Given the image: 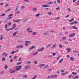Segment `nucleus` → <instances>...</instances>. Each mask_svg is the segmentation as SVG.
Returning a JSON list of instances; mask_svg holds the SVG:
<instances>
[{"label":"nucleus","mask_w":79,"mask_h":79,"mask_svg":"<svg viewBox=\"0 0 79 79\" xmlns=\"http://www.w3.org/2000/svg\"><path fill=\"white\" fill-rule=\"evenodd\" d=\"M25 45L28 47L29 46V44H31V41H25Z\"/></svg>","instance_id":"1"},{"label":"nucleus","mask_w":79,"mask_h":79,"mask_svg":"<svg viewBox=\"0 0 79 79\" xmlns=\"http://www.w3.org/2000/svg\"><path fill=\"white\" fill-rule=\"evenodd\" d=\"M12 26V28L9 29L8 30V31H10V30H11V29H15V28H16V24L15 23H14L13 24Z\"/></svg>","instance_id":"2"},{"label":"nucleus","mask_w":79,"mask_h":79,"mask_svg":"<svg viewBox=\"0 0 79 79\" xmlns=\"http://www.w3.org/2000/svg\"><path fill=\"white\" fill-rule=\"evenodd\" d=\"M21 68H22L21 65L16 66V71H19V69H20Z\"/></svg>","instance_id":"3"},{"label":"nucleus","mask_w":79,"mask_h":79,"mask_svg":"<svg viewBox=\"0 0 79 79\" xmlns=\"http://www.w3.org/2000/svg\"><path fill=\"white\" fill-rule=\"evenodd\" d=\"M27 32L30 33L32 32V31L31 30V28H27Z\"/></svg>","instance_id":"4"},{"label":"nucleus","mask_w":79,"mask_h":79,"mask_svg":"<svg viewBox=\"0 0 79 79\" xmlns=\"http://www.w3.org/2000/svg\"><path fill=\"white\" fill-rule=\"evenodd\" d=\"M75 35H76V33H73L69 35V37H74Z\"/></svg>","instance_id":"5"},{"label":"nucleus","mask_w":79,"mask_h":79,"mask_svg":"<svg viewBox=\"0 0 79 79\" xmlns=\"http://www.w3.org/2000/svg\"><path fill=\"white\" fill-rule=\"evenodd\" d=\"M41 6H42V7H48L49 6L47 4H43L41 5Z\"/></svg>","instance_id":"6"},{"label":"nucleus","mask_w":79,"mask_h":79,"mask_svg":"<svg viewBox=\"0 0 79 79\" xmlns=\"http://www.w3.org/2000/svg\"><path fill=\"white\" fill-rule=\"evenodd\" d=\"M21 21V19H19L13 20V21L14 22H15V23H18V22H19L20 21Z\"/></svg>","instance_id":"7"},{"label":"nucleus","mask_w":79,"mask_h":79,"mask_svg":"<svg viewBox=\"0 0 79 79\" xmlns=\"http://www.w3.org/2000/svg\"><path fill=\"white\" fill-rule=\"evenodd\" d=\"M44 50V48L43 47L41 48L38 49V52H42V51H43Z\"/></svg>","instance_id":"8"},{"label":"nucleus","mask_w":79,"mask_h":79,"mask_svg":"<svg viewBox=\"0 0 79 79\" xmlns=\"http://www.w3.org/2000/svg\"><path fill=\"white\" fill-rule=\"evenodd\" d=\"M25 69H27L29 68V65H25L24 66V68Z\"/></svg>","instance_id":"9"},{"label":"nucleus","mask_w":79,"mask_h":79,"mask_svg":"<svg viewBox=\"0 0 79 79\" xmlns=\"http://www.w3.org/2000/svg\"><path fill=\"white\" fill-rule=\"evenodd\" d=\"M44 66H45V64H44L38 65L39 67H40V68H41V67Z\"/></svg>","instance_id":"10"},{"label":"nucleus","mask_w":79,"mask_h":79,"mask_svg":"<svg viewBox=\"0 0 79 79\" xmlns=\"http://www.w3.org/2000/svg\"><path fill=\"white\" fill-rule=\"evenodd\" d=\"M35 46H32L31 48H29V50H32V49L35 48Z\"/></svg>","instance_id":"11"},{"label":"nucleus","mask_w":79,"mask_h":79,"mask_svg":"<svg viewBox=\"0 0 79 79\" xmlns=\"http://www.w3.org/2000/svg\"><path fill=\"white\" fill-rule=\"evenodd\" d=\"M57 76H58L57 75H52L51 76V77L52 78H55V77H57Z\"/></svg>","instance_id":"12"},{"label":"nucleus","mask_w":79,"mask_h":79,"mask_svg":"<svg viewBox=\"0 0 79 79\" xmlns=\"http://www.w3.org/2000/svg\"><path fill=\"white\" fill-rule=\"evenodd\" d=\"M0 40H3V35H0Z\"/></svg>","instance_id":"13"},{"label":"nucleus","mask_w":79,"mask_h":79,"mask_svg":"<svg viewBox=\"0 0 79 79\" xmlns=\"http://www.w3.org/2000/svg\"><path fill=\"white\" fill-rule=\"evenodd\" d=\"M66 50L68 52H71V48H67Z\"/></svg>","instance_id":"14"},{"label":"nucleus","mask_w":79,"mask_h":79,"mask_svg":"<svg viewBox=\"0 0 79 79\" xmlns=\"http://www.w3.org/2000/svg\"><path fill=\"white\" fill-rule=\"evenodd\" d=\"M38 53V52H34L33 54V55H36Z\"/></svg>","instance_id":"15"},{"label":"nucleus","mask_w":79,"mask_h":79,"mask_svg":"<svg viewBox=\"0 0 79 79\" xmlns=\"http://www.w3.org/2000/svg\"><path fill=\"white\" fill-rule=\"evenodd\" d=\"M49 67V66L48 65H46L44 67V69H47V68H48Z\"/></svg>","instance_id":"16"},{"label":"nucleus","mask_w":79,"mask_h":79,"mask_svg":"<svg viewBox=\"0 0 79 79\" xmlns=\"http://www.w3.org/2000/svg\"><path fill=\"white\" fill-rule=\"evenodd\" d=\"M37 33L36 32H34L32 33V34L34 35H37Z\"/></svg>","instance_id":"17"},{"label":"nucleus","mask_w":79,"mask_h":79,"mask_svg":"<svg viewBox=\"0 0 79 79\" xmlns=\"http://www.w3.org/2000/svg\"><path fill=\"white\" fill-rule=\"evenodd\" d=\"M73 27L74 29H77V27H76L73 26Z\"/></svg>","instance_id":"18"},{"label":"nucleus","mask_w":79,"mask_h":79,"mask_svg":"<svg viewBox=\"0 0 79 79\" xmlns=\"http://www.w3.org/2000/svg\"><path fill=\"white\" fill-rule=\"evenodd\" d=\"M8 68V66L6 65H5L4 66V69H6Z\"/></svg>","instance_id":"19"},{"label":"nucleus","mask_w":79,"mask_h":79,"mask_svg":"<svg viewBox=\"0 0 79 79\" xmlns=\"http://www.w3.org/2000/svg\"><path fill=\"white\" fill-rule=\"evenodd\" d=\"M64 60V59H61L59 61V63H61L62 62V61H63V60Z\"/></svg>","instance_id":"20"},{"label":"nucleus","mask_w":79,"mask_h":79,"mask_svg":"<svg viewBox=\"0 0 79 79\" xmlns=\"http://www.w3.org/2000/svg\"><path fill=\"white\" fill-rule=\"evenodd\" d=\"M62 40H66V37H64L62 38Z\"/></svg>","instance_id":"21"},{"label":"nucleus","mask_w":79,"mask_h":79,"mask_svg":"<svg viewBox=\"0 0 79 79\" xmlns=\"http://www.w3.org/2000/svg\"><path fill=\"white\" fill-rule=\"evenodd\" d=\"M19 13H20V11H18L15 12V14H19Z\"/></svg>","instance_id":"22"},{"label":"nucleus","mask_w":79,"mask_h":79,"mask_svg":"<svg viewBox=\"0 0 79 79\" xmlns=\"http://www.w3.org/2000/svg\"><path fill=\"white\" fill-rule=\"evenodd\" d=\"M6 59L4 57H3L2 59V61H5V60Z\"/></svg>","instance_id":"23"},{"label":"nucleus","mask_w":79,"mask_h":79,"mask_svg":"<svg viewBox=\"0 0 79 79\" xmlns=\"http://www.w3.org/2000/svg\"><path fill=\"white\" fill-rule=\"evenodd\" d=\"M40 16V14H37L35 15L36 17H38V16Z\"/></svg>","instance_id":"24"},{"label":"nucleus","mask_w":79,"mask_h":79,"mask_svg":"<svg viewBox=\"0 0 79 79\" xmlns=\"http://www.w3.org/2000/svg\"><path fill=\"white\" fill-rule=\"evenodd\" d=\"M70 60H71V61H74V58L72 57H70Z\"/></svg>","instance_id":"25"},{"label":"nucleus","mask_w":79,"mask_h":79,"mask_svg":"<svg viewBox=\"0 0 79 79\" xmlns=\"http://www.w3.org/2000/svg\"><path fill=\"white\" fill-rule=\"evenodd\" d=\"M11 10V9H9L7 10H5L6 12H7V11H10Z\"/></svg>","instance_id":"26"},{"label":"nucleus","mask_w":79,"mask_h":79,"mask_svg":"<svg viewBox=\"0 0 79 79\" xmlns=\"http://www.w3.org/2000/svg\"><path fill=\"white\" fill-rule=\"evenodd\" d=\"M33 11H35V10H37V9L35 8H32Z\"/></svg>","instance_id":"27"},{"label":"nucleus","mask_w":79,"mask_h":79,"mask_svg":"<svg viewBox=\"0 0 79 79\" xmlns=\"http://www.w3.org/2000/svg\"><path fill=\"white\" fill-rule=\"evenodd\" d=\"M48 31H46V32L45 33H43V34L44 35H45L46 34H48Z\"/></svg>","instance_id":"28"},{"label":"nucleus","mask_w":79,"mask_h":79,"mask_svg":"<svg viewBox=\"0 0 79 79\" xmlns=\"http://www.w3.org/2000/svg\"><path fill=\"white\" fill-rule=\"evenodd\" d=\"M34 64H37L38 62L37 61H34Z\"/></svg>","instance_id":"29"},{"label":"nucleus","mask_w":79,"mask_h":79,"mask_svg":"<svg viewBox=\"0 0 79 79\" xmlns=\"http://www.w3.org/2000/svg\"><path fill=\"white\" fill-rule=\"evenodd\" d=\"M15 51H12L11 53V54H14V53H15Z\"/></svg>","instance_id":"30"},{"label":"nucleus","mask_w":79,"mask_h":79,"mask_svg":"<svg viewBox=\"0 0 79 79\" xmlns=\"http://www.w3.org/2000/svg\"><path fill=\"white\" fill-rule=\"evenodd\" d=\"M56 55V53H53L52 54L53 56H55Z\"/></svg>","instance_id":"31"},{"label":"nucleus","mask_w":79,"mask_h":79,"mask_svg":"<svg viewBox=\"0 0 79 79\" xmlns=\"http://www.w3.org/2000/svg\"><path fill=\"white\" fill-rule=\"evenodd\" d=\"M56 44H54L52 47V48H54V47H56Z\"/></svg>","instance_id":"32"},{"label":"nucleus","mask_w":79,"mask_h":79,"mask_svg":"<svg viewBox=\"0 0 79 79\" xmlns=\"http://www.w3.org/2000/svg\"><path fill=\"white\" fill-rule=\"evenodd\" d=\"M22 63V62H18V63H17V65H19V64H21Z\"/></svg>","instance_id":"33"},{"label":"nucleus","mask_w":79,"mask_h":79,"mask_svg":"<svg viewBox=\"0 0 79 79\" xmlns=\"http://www.w3.org/2000/svg\"><path fill=\"white\" fill-rule=\"evenodd\" d=\"M72 74L73 75H76V74H77V73H74V72H72Z\"/></svg>","instance_id":"34"},{"label":"nucleus","mask_w":79,"mask_h":79,"mask_svg":"<svg viewBox=\"0 0 79 79\" xmlns=\"http://www.w3.org/2000/svg\"><path fill=\"white\" fill-rule=\"evenodd\" d=\"M17 33L16 32H15V33H14L13 35V36H15V35H16V34H17Z\"/></svg>","instance_id":"35"},{"label":"nucleus","mask_w":79,"mask_h":79,"mask_svg":"<svg viewBox=\"0 0 79 79\" xmlns=\"http://www.w3.org/2000/svg\"><path fill=\"white\" fill-rule=\"evenodd\" d=\"M75 24V23L74 22L71 23H70V24H71V25H73V24Z\"/></svg>","instance_id":"36"},{"label":"nucleus","mask_w":79,"mask_h":79,"mask_svg":"<svg viewBox=\"0 0 79 79\" xmlns=\"http://www.w3.org/2000/svg\"><path fill=\"white\" fill-rule=\"evenodd\" d=\"M15 70L12 71L10 72V73H15Z\"/></svg>","instance_id":"37"},{"label":"nucleus","mask_w":79,"mask_h":79,"mask_svg":"<svg viewBox=\"0 0 79 79\" xmlns=\"http://www.w3.org/2000/svg\"><path fill=\"white\" fill-rule=\"evenodd\" d=\"M8 27V25L7 24H6L4 28H6Z\"/></svg>","instance_id":"38"},{"label":"nucleus","mask_w":79,"mask_h":79,"mask_svg":"<svg viewBox=\"0 0 79 79\" xmlns=\"http://www.w3.org/2000/svg\"><path fill=\"white\" fill-rule=\"evenodd\" d=\"M74 18H73L72 19L70 20L69 21V22H72L73 20H74Z\"/></svg>","instance_id":"39"},{"label":"nucleus","mask_w":79,"mask_h":79,"mask_svg":"<svg viewBox=\"0 0 79 79\" xmlns=\"http://www.w3.org/2000/svg\"><path fill=\"white\" fill-rule=\"evenodd\" d=\"M59 47L60 48H62V47H63V46H62L61 45H59Z\"/></svg>","instance_id":"40"},{"label":"nucleus","mask_w":79,"mask_h":79,"mask_svg":"<svg viewBox=\"0 0 79 79\" xmlns=\"http://www.w3.org/2000/svg\"><path fill=\"white\" fill-rule=\"evenodd\" d=\"M67 10H69V12H71V10H70V8H68L67 9Z\"/></svg>","instance_id":"41"},{"label":"nucleus","mask_w":79,"mask_h":79,"mask_svg":"<svg viewBox=\"0 0 79 79\" xmlns=\"http://www.w3.org/2000/svg\"><path fill=\"white\" fill-rule=\"evenodd\" d=\"M9 5V4L7 3L6 4L5 6V7H7L8 6V5Z\"/></svg>","instance_id":"42"},{"label":"nucleus","mask_w":79,"mask_h":79,"mask_svg":"<svg viewBox=\"0 0 79 79\" xmlns=\"http://www.w3.org/2000/svg\"><path fill=\"white\" fill-rule=\"evenodd\" d=\"M13 16V14H10L8 16H9V17H10L11 16Z\"/></svg>","instance_id":"43"},{"label":"nucleus","mask_w":79,"mask_h":79,"mask_svg":"<svg viewBox=\"0 0 79 79\" xmlns=\"http://www.w3.org/2000/svg\"><path fill=\"white\" fill-rule=\"evenodd\" d=\"M60 7H58L56 8V10H58L59 9H60Z\"/></svg>","instance_id":"44"},{"label":"nucleus","mask_w":79,"mask_h":79,"mask_svg":"<svg viewBox=\"0 0 79 79\" xmlns=\"http://www.w3.org/2000/svg\"><path fill=\"white\" fill-rule=\"evenodd\" d=\"M23 45H22L21 46H19V48H23Z\"/></svg>","instance_id":"45"},{"label":"nucleus","mask_w":79,"mask_h":79,"mask_svg":"<svg viewBox=\"0 0 79 79\" xmlns=\"http://www.w3.org/2000/svg\"><path fill=\"white\" fill-rule=\"evenodd\" d=\"M24 2H27V3H28L29 2V1L28 0H24Z\"/></svg>","instance_id":"46"},{"label":"nucleus","mask_w":79,"mask_h":79,"mask_svg":"<svg viewBox=\"0 0 79 79\" xmlns=\"http://www.w3.org/2000/svg\"><path fill=\"white\" fill-rule=\"evenodd\" d=\"M21 58H19V59L18 60V61H21Z\"/></svg>","instance_id":"47"},{"label":"nucleus","mask_w":79,"mask_h":79,"mask_svg":"<svg viewBox=\"0 0 79 79\" xmlns=\"http://www.w3.org/2000/svg\"><path fill=\"white\" fill-rule=\"evenodd\" d=\"M75 78H76V79H77V78H78V77H79V76H75Z\"/></svg>","instance_id":"48"},{"label":"nucleus","mask_w":79,"mask_h":79,"mask_svg":"<svg viewBox=\"0 0 79 79\" xmlns=\"http://www.w3.org/2000/svg\"><path fill=\"white\" fill-rule=\"evenodd\" d=\"M12 18V17H10L8 18H7V19H11Z\"/></svg>","instance_id":"49"},{"label":"nucleus","mask_w":79,"mask_h":79,"mask_svg":"<svg viewBox=\"0 0 79 79\" xmlns=\"http://www.w3.org/2000/svg\"><path fill=\"white\" fill-rule=\"evenodd\" d=\"M7 24H8V25L10 26V25H11V23H7Z\"/></svg>","instance_id":"50"},{"label":"nucleus","mask_w":79,"mask_h":79,"mask_svg":"<svg viewBox=\"0 0 79 79\" xmlns=\"http://www.w3.org/2000/svg\"><path fill=\"white\" fill-rule=\"evenodd\" d=\"M23 77H27V75H23Z\"/></svg>","instance_id":"51"},{"label":"nucleus","mask_w":79,"mask_h":79,"mask_svg":"<svg viewBox=\"0 0 79 79\" xmlns=\"http://www.w3.org/2000/svg\"><path fill=\"white\" fill-rule=\"evenodd\" d=\"M24 8H25L24 6H22L21 7L22 9H24Z\"/></svg>","instance_id":"52"},{"label":"nucleus","mask_w":79,"mask_h":79,"mask_svg":"<svg viewBox=\"0 0 79 79\" xmlns=\"http://www.w3.org/2000/svg\"><path fill=\"white\" fill-rule=\"evenodd\" d=\"M49 47H50V45L48 44L46 48H48Z\"/></svg>","instance_id":"53"},{"label":"nucleus","mask_w":79,"mask_h":79,"mask_svg":"<svg viewBox=\"0 0 79 79\" xmlns=\"http://www.w3.org/2000/svg\"><path fill=\"white\" fill-rule=\"evenodd\" d=\"M5 14H2V16H5Z\"/></svg>","instance_id":"54"},{"label":"nucleus","mask_w":79,"mask_h":79,"mask_svg":"<svg viewBox=\"0 0 79 79\" xmlns=\"http://www.w3.org/2000/svg\"><path fill=\"white\" fill-rule=\"evenodd\" d=\"M16 58H17V56H15L14 57V59H16Z\"/></svg>","instance_id":"55"},{"label":"nucleus","mask_w":79,"mask_h":79,"mask_svg":"<svg viewBox=\"0 0 79 79\" xmlns=\"http://www.w3.org/2000/svg\"><path fill=\"white\" fill-rule=\"evenodd\" d=\"M62 74L64 76V75H66L65 73H62Z\"/></svg>","instance_id":"56"},{"label":"nucleus","mask_w":79,"mask_h":79,"mask_svg":"<svg viewBox=\"0 0 79 79\" xmlns=\"http://www.w3.org/2000/svg\"><path fill=\"white\" fill-rule=\"evenodd\" d=\"M6 55V53L5 52H3L2 53V55Z\"/></svg>","instance_id":"57"},{"label":"nucleus","mask_w":79,"mask_h":79,"mask_svg":"<svg viewBox=\"0 0 79 79\" xmlns=\"http://www.w3.org/2000/svg\"><path fill=\"white\" fill-rule=\"evenodd\" d=\"M60 17H59V18H56V19H60Z\"/></svg>","instance_id":"58"},{"label":"nucleus","mask_w":79,"mask_h":79,"mask_svg":"<svg viewBox=\"0 0 79 79\" xmlns=\"http://www.w3.org/2000/svg\"><path fill=\"white\" fill-rule=\"evenodd\" d=\"M74 22L75 23V24H77V23H78V22H77L76 21H74Z\"/></svg>","instance_id":"59"},{"label":"nucleus","mask_w":79,"mask_h":79,"mask_svg":"<svg viewBox=\"0 0 79 79\" xmlns=\"http://www.w3.org/2000/svg\"><path fill=\"white\" fill-rule=\"evenodd\" d=\"M16 48H19V46H17L16 47Z\"/></svg>","instance_id":"60"},{"label":"nucleus","mask_w":79,"mask_h":79,"mask_svg":"<svg viewBox=\"0 0 79 79\" xmlns=\"http://www.w3.org/2000/svg\"><path fill=\"white\" fill-rule=\"evenodd\" d=\"M15 52H19V50H16V51H15Z\"/></svg>","instance_id":"61"},{"label":"nucleus","mask_w":79,"mask_h":79,"mask_svg":"<svg viewBox=\"0 0 79 79\" xmlns=\"http://www.w3.org/2000/svg\"><path fill=\"white\" fill-rule=\"evenodd\" d=\"M68 73V72L67 71H66L65 72V74H67Z\"/></svg>","instance_id":"62"},{"label":"nucleus","mask_w":79,"mask_h":79,"mask_svg":"<svg viewBox=\"0 0 79 79\" xmlns=\"http://www.w3.org/2000/svg\"><path fill=\"white\" fill-rule=\"evenodd\" d=\"M71 77H72V76H71V75H69V78H71Z\"/></svg>","instance_id":"63"},{"label":"nucleus","mask_w":79,"mask_h":79,"mask_svg":"<svg viewBox=\"0 0 79 79\" xmlns=\"http://www.w3.org/2000/svg\"><path fill=\"white\" fill-rule=\"evenodd\" d=\"M77 5H79V2H77Z\"/></svg>","instance_id":"64"}]
</instances>
